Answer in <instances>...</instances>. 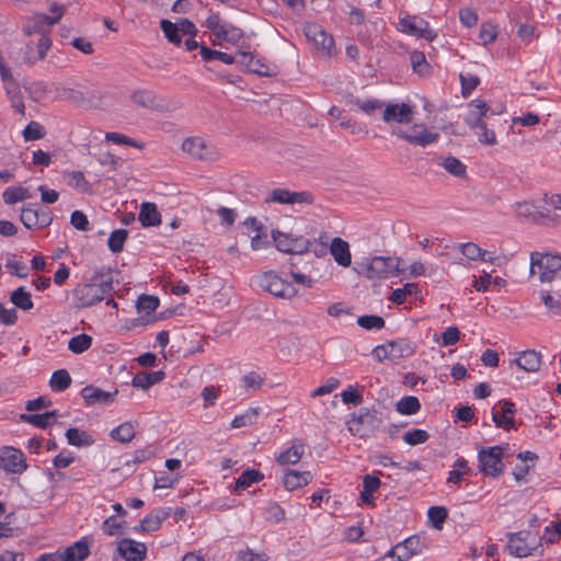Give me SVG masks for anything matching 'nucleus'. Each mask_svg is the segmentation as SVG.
<instances>
[{"mask_svg":"<svg viewBox=\"0 0 561 561\" xmlns=\"http://www.w3.org/2000/svg\"><path fill=\"white\" fill-rule=\"evenodd\" d=\"M114 290L113 278L103 273V268L95 272L89 284H79L72 290L73 306L78 309L89 308L102 301Z\"/></svg>","mask_w":561,"mask_h":561,"instance_id":"1","label":"nucleus"},{"mask_svg":"<svg viewBox=\"0 0 561 561\" xmlns=\"http://www.w3.org/2000/svg\"><path fill=\"white\" fill-rule=\"evenodd\" d=\"M469 106L471 110L465 118L466 124L476 133L481 144L494 146L497 141L496 135L494 130L488 128L486 123L490 113L489 105L481 100H472Z\"/></svg>","mask_w":561,"mask_h":561,"instance_id":"2","label":"nucleus"},{"mask_svg":"<svg viewBox=\"0 0 561 561\" xmlns=\"http://www.w3.org/2000/svg\"><path fill=\"white\" fill-rule=\"evenodd\" d=\"M530 275H537L541 283L554 282L561 287V255L533 252L530 254Z\"/></svg>","mask_w":561,"mask_h":561,"instance_id":"3","label":"nucleus"},{"mask_svg":"<svg viewBox=\"0 0 561 561\" xmlns=\"http://www.w3.org/2000/svg\"><path fill=\"white\" fill-rule=\"evenodd\" d=\"M348 430L359 437L373 436L382 424L381 412L375 407H363L350 414Z\"/></svg>","mask_w":561,"mask_h":561,"instance_id":"4","label":"nucleus"},{"mask_svg":"<svg viewBox=\"0 0 561 561\" xmlns=\"http://www.w3.org/2000/svg\"><path fill=\"white\" fill-rule=\"evenodd\" d=\"M400 257L374 256L364 264L363 274L369 279H382L389 276L400 275L405 272L404 268L400 267Z\"/></svg>","mask_w":561,"mask_h":561,"instance_id":"5","label":"nucleus"},{"mask_svg":"<svg viewBox=\"0 0 561 561\" xmlns=\"http://www.w3.org/2000/svg\"><path fill=\"white\" fill-rule=\"evenodd\" d=\"M507 537V550L512 556L517 558H525L533 554L540 545L539 534L533 530L511 533Z\"/></svg>","mask_w":561,"mask_h":561,"instance_id":"6","label":"nucleus"},{"mask_svg":"<svg viewBox=\"0 0 561 561\" xmlns=\"http://www.w3.org/2000/svg\"><path fill=\"white\" fill-rule=\"evenodd\" d=\"M503 449L502 446H491L479 451V469L484 476L496 478L504 472Z\"/></svg>","mask_w":561,"mask_h":561,"instance_id":"7","label":"nucleus"},{"mask_svg":"<svg viewBox=\"0 0 561 561\" xmlns=\"http://www.w3.org/2000/svg\"><path fill=\"white\" fill-rule=\"evenodd\" d=\"M391 134L411 145L426 147L435 144L439 139L437 131L430 130L424 124H414L410 131H404L400 127H393Z\"/></svg>","mask_w":561,"mask_h":561,"instance_id":"8","label":"nucleus"},{"mask_svg":"<svg viewBox=\"0 0 561 561\" xmlns=\"http://www.w3.org/2000/svg\"><path fill=\"white\" fill-rule=\"evenodd\" d=\"M257 285L275 297L289 299L297 295V289L274 272H266L257 277Z\"/></svg>","mask_w":561,"mask_h":561,"instance_id":"9","label":"nucleus"},{"mask_svg":"<svg viewBox=\"0 0 561 561\" xmlns=\"http://www.w3.org/2000/svg\"><path fill=\"white\" fill-rule=\"evenodd\" d=\"M182 150L192 158L202 161H214L218 157L216 147L202 137H187L182 142Z\"/></svg>","mask_w":561,"mask_h":561,"instance_id":"10","label":"nucleus"},{"mask_svg":"<svg viewBox=\"0 0 561 561\" xmlns=\"http://www.w3.org/2000/svg\"><path fill=\"white\" fill-rule=\"evenodd\" d=\"M307 39L312 43L323 57H331L334 50V39L322 26L309 23L304 28Z\"/></svg>","mask_w":561,"mask_h":561,"instance_id":"11","label":"nucleus"},{"mask_svg":"<svg viewBox=\"0 0 561 561\" xmlns=\"http://www.w3.org/2000/svg\"><path fill=\"white\" fill-rule=\"evenodd\" d=\"M237 56L239 57L237 62L244 66L249 72L261 77H273L278 73L277 66L268 64L263 58H255L250 51L238 50Z\"/></svg>","mask_w":561,"mask_h":561,"instance_id":"12","label":"nucleus"},{"mask_svg":"<svg viewBox=\"0 0 561 561\" xmlns=\"http://www.w3.org/2000/svg\"><path fill=\"white\" fill-rule=\"evenodd\" d=\"M314 201L312 194L308 191L293 192L287 188H274L265 197L266 204L277 203L282 205L307 204L310 205Z\"/></svg>","mask_w":561,"mask_h":561,"instance_id":"13","label":"nucleus"},{"mask_svg":"<svg viewBox=\"0 0 561 561\" xmlns=\"http://www.w3.org/2000/svg\"><path fill=\"white\" fill-rule=\"evenodd\" d=\"M20 219L27 229L45 228L53 221L51 211L38 205H30L21 211Z\"/></svg>","mask_w":561,"mask_h":561,"instance_id":"14","label":"nucleus"},{"mask_svg":"<svg viewBox=\"0 0 561 561\" xmlns=\"http://www.w3.org/2000/svg\"><path fill=\"white\" fill-rule=\"evenodd\" d=\"M0 468L8 473L22 474L27 469L26 458L18 448L3 447L0 451Z\"/></svg>","mask_w":561,"mask_h":561,"instance_id":"15","label":"nucleus"},{"mask_svg":"<svg viewBox=\"0 0 561 561\" xmlns=\"http://www.w3.org/2000/svg\"><path fill=\"white\" fill-rule=\"evenodd\" d=\"M400 30L409 35L415 36L417 38H424L428 42H432L437 34L428 27V23L423 19H419L416 16L413 18H402L399 21Z\"/></svg>","mask_w":561,"mask_h":561,"instance_id":"16","label":"nucleus"},{"mask_svg":"<svg viewBox=\"0 0 561 561\" xmlns=\"http://www.w3.org/2000/svg\"><path fill=\"white\" fill-rule=\"evenodd\" d=\"M426 548L425 541L419 536H411L390 549V553H397L399 561H407L411 557L422 553Z\"/></svg>","mask_w":561,"mask_h":561,"instance_id":"17","label":"nucleus"},{"mask_svg":"<svg viewBox=\"0 0 561 561\" xmlns=\"http://www.w3.org/2000/svg\"><path fill=\"white\" fill-rule=\"evenodd\" d=\"M382 119L387 124L392 122L398 124H409L413 119V111L407 103H391L386 106Z\"/></svg>","mask_w":561,"mask_h":561,"instance_id":"18","label":"nucleus"},{"mask_svg":"<svg viewBox=\"0 0 561 561\" xmlns=\"http://www.w3.org/2000/svg\"><path fill=\"white\" fill-rule=\"evenodd\" d=\"M501 408V413L496 411H492V421L495 426L499 428H504L506 431L515 428L516 424L514 421V415L516 413L515 403L511 400H503Z\"/></svg>","mask_w":561,"mask_h":561,"instance_id":"19","label":"nucleus"},{"mask_svg":"<svg viewBox=\"0 0 561 561\" xmlns=\"http://www.w3.org/2000/svg\"><path fill=\"white\" fill-rule=\"evenodd\" d=\"M118 553L126 561H142L147 554V547L142 542L133 539H122L117 547Z\"/></svg>","mask_w":561,"mask_h":561,"instance_id":"20","label":"nucleus"},{"mask_svg":"<svg viewBox=\"0 0 561 561\" xmlns=\"http://www.w3.org/2000/svg\"><path fill=\"white\" fill-rule=\"evenodd\" d=\"M81 397L83 398L87 405H95V404H110L114 401L117 390L113 392L104 391L98 387L92 385L85 386L81 390Z\"/></svg>","mask_w":561,"mask_h":561,"instance_id":"21","label":"nucleus"},{"mask_svg":"<svg viewBox=\"0 0 561 561\" xmlns=\"http://www.w3.org/2000/svg\"><path fill=\"white\" fill-rule=\"evenodd\" d=\"M170 516V510L157 508L146 515L140 523L134 527L135 531L151 533L161 527V524Z\"/></svg>","mask_w":561,"mask_h":561,"instance_id":"22","label":"nucleus"},{"mask_svg":"<svg viewBox=\"0 0 561 561\" xmlns=\"http://www.w3.org/2000/svg\"><path fill=\"white\" fill-rule=\"evenodd\" d=\"M60 552L61 561H83L90 553L89 539L83 537Z\"/></svg>","mask_w":561,"mask_h":561,"instance_id":"23","label":"nucleus"},{"mask_svg":"<svg viewBox=\"0 0 561 561\" xmlns=\"http://www.w3.org/2000/svg\"><path fill=\"white\" fill-rule=\"evenodd\" d=\"M131 101L138 106L161 111L164 107L162 99L150 90H136L130 95Z\"/></svg>","mask_w":561,"mask_h":561,"instance_id":"24","label":"nucleus"},{"mask_svg":"<svg viewBox=\"0 0 561 561\" xmlns=\"http://www.w3.org/2000/svg\"><path fill=\"white\" fill-rule=\"evenodd\" d=\"M329 252L331 253V255L334 257V261L339 265L343 267H347L351 265L352 256L350 252V245L345 240L339 237L333 238L329 247Z\"/></svg>","mask_w":561,"mask_h":561,"instance_id":"25","label":"nucleus"},{"mask_svg":"<svg viewBox=\"0 0 561 561\" xmlns=\"http://www.w3.org/2000/svg\"><path fill=\"white\" fill-rule=\"evenodd\" d=\"M513 364L517 365L525 371L535 373L540 368L541 354L534 350L523 351L519 353L517 358L511 362V365Z\"/></svg>","mask_w":561,"mask_h":561,"instance_id":"26","label":"nucleus"},{"mask_svg":"<svg viewBox=\"0 0 561 561\" xmlns=\"http://www.w3.org/2000/svg\"><path fill=\"white\" fill-rule=\"evenodd\" d=\"M138 220L144 228L157 227L161 224V214L154 203L144 202L140 205Z\"/></svg>","mask_w":561,"mask_h":561,"instance_id":"27","label":"nucleus"},{"mask_svg":"<svg viewBox=\"0 0 561 561\" xmlns=\"http://www.w3.org/2000/svg\"><path fill=\"white\" fill-rule=\"evenodd\" d=\"M51 26L47 14L37 13L26 20L23 32L26 35L41 34L42 36L43 34H48Z\"/></svg>","mask_w":561,"mask_h":561,"instance_id":"28","label":"nucleus"},{"mask_svg":"<svg viewBox=\"0 0 561 561\" xmlns=\"http://www.w3.org/2000/svg\"><path fill=\"white\" fill-rule=\"evenodd\" d=\"M311 480L312 474L310 471H297L288 469L284 473L283 483L287 490L294 491L309 484Z\"/></svg>","mask_w":561,"mask_h":561,"instance_id":"29","label":"nucleus"},{"mask_svg":"<svg viewBox=\"0 0 561 561\" xmlns=\"http://www.w3.org/2000/svg\"><path fill=\"white\" fill-rule=\"evenodd\" d=\"M58 416V413L56 410L47 411L42 414H21L20 419L23 422H26L33 426L39 427V428H47L53 423L56 422V419Z\"/></svg>","mask_w":561,"mask_h":561,"instance_id":"30","label":"nucleus"},{"mask_svg":"<svg viewBox=\"0 0 561 561\" xmlns=\"http://www.w3.org/2000/svg\"><path fill=\"white\" fill-rule=\"evenodd\" d=\"M390 356L392 362H398L402 358L410 357L414 354L413 344L404 339L397 341H389Z\"/></svg>","mask_w":561,"mask_h":561,"instance_id":"31","label":"nucleus"},{"mask_svg":"<svg viewBox=\"0 0 561 561\" xmlns=\"http://www.w3.org/2000/svg\"><path fill=\"white\" fill-rule=\"evenodd\" d=\"M164 378V373L161 370L151 371V373H138L134 376L131 385L137 388H141L144 390L150 388L151 386L160 382Z\"/></svg>","mask_w":561,"mask_h":561,"instance_id":"32","label":"nucleus"},{"mask_svg":"<svg viewBox=\"0 0 561 561\" xmlns=\"http://www.w3.org/2000/svg\"><path fill=\"white\" fill-rule=\"evenodd\" d=\"M304 453V444L295 440L288 449L279 454L277 457V462L279 465H295L301 459Z\"/></svg>","mask_w":561,"mask_h":561,"instance_id":"33","label":"nucleus"},{"mask_svg":"<svg viewBox=\"0 0 561 561\" xmlns=\"http://www.w3.org/2000/svg\"><path fill=\"white\" fill-rule=\"evenodd\" d=\"M10 301L19 309L28 311L34 307L32 296L26 291L25 287L21 286L13 290L10 295Z\"/></svg>","mask_w":561,"mask_h":561,"instance_id":"34","label":"nucleus"},{"mask_svg":"<svg viewBox=\"0 0 561 561\" xmlns=\"http://www.w3.org/2000/svg\"><path fill=\"white\" fill-rule=\"evenodd\" d=\"M199 54H201L203 60L207 61V62L213 61V60H220L221 62H224L226 65H232V64L237 62V60H238V58H236L227 53H224L220 50H215V49H211L204 45L201 46Z\"/></svg>","mask_w":561,"mask_h":561,"instance_id":"35","label":"nucleus"},{"mask_svg":"<svg viewBox=\"0 0 561 561\" xmlns=\"http://www.w3.org/2000/svg\"><path fill=\"white\" fill-rule=\"evenodd\" d=\"M71 381V376L67 369H58L53 373L49 387L54 392H62L70 387Z\"/></svg>","mask_w":561,"mask_h":561,"instance_id":"36","label":"nucleus"},{"mask_svg":"<svg viewBox=\"0 0 561 561\" xmlns=\"http://www.w3.org/2000/svg\"><path fill=\"white\" fill-rule=\"evenodd\" d=\"M264 474L255 469H247L236 481L234 491H243L248 489L252 483L260 482L263 480Z\"/></svg>","mask_w":561,"mask_h":561,"instance_id":"37","label":"nucleus"},{"mask_svg":"<svg viewBox=\"0 0 561 561\" xmlns=\"http://www.w3.org/2000/svg\"><path fill=\"white\" fill-rule=\"evenodd\" d=\"M4 90L11 102V106L20 114L25 115V105L18 82H9Z\"/></svg>","mask_w":561,"mask_h":561,"instance_id":"38","label":"nucleus"},{"mask_svg":"<svg viewBox=\"0 0 561 561\" xmlns=\"http://www.w3.org/2000/svg\"><path fill=\"white\" fill-rule=\"evenodd\" d=\"M65 435L67 443L71 446L82 447L93 444L92 437L87 432L76 427L68 428Z\"/></svg>","mask_w":561,"mask_h":561,"instance_id":"39","label":"nucleus"},{"mask_svg":"<svg viewBox=\"0 0 561 561\" xmlns=\"http://www.w3.org/2000/svg\"><path fill=\"white\" fill-rule=\"evenodd\" d=\"M396 410L402 415H412L421 410V403L416 397L407 396L396 403Z\"/></svg>","mask_w":561,"mask_h":561,"instance_id":"40","label":"nucleus"},{"mask_svg":"<svg viewBox=\"0 0 561 561\" xmlns=\"http://www.w3.org/2000/svg\"><path fill=\"white\" fill-rule=\"evenodd\" d=\"M295 237L296 236H294L293 233H285L279 230H272V238L274 240L276 249L284 253H291Z\"/></svg>","mask_w":561,"mask_h":561,"instance_id":"41","label":"nucleus"},{"mask_svg":"<svg viewBox=\"0 0 561 561\" xmlns=\"http://www.w3.org/2000/svg\"><path fill=\"white\" fill-rule=\"evenodd\" d=\"M364 387L358 385H351L346 389L341 392V400L345 404L359 405L363 403V393Z\"/></svg>","mask_w":561,"mask_h":561,"instance_id":"42","label":"nucleus"},{"mask_svg":"<svg viewBox=\"0 0 561 561\" xmlns=\"http://www.w3.org/2000/svg\"><path fill=\"white\" fill-rule=\"evenodd\" d=\"M540 299L542 304L545 305L546 309L553 313V314H560L561 313V301H560V294L554 291L550 293L548 290H540L539 293Z\"/></svg>","mask_w":561,"mask_h":561,"instance_id":"43","label":"nucleus"},{"mask_svg":"<svg viewBox=\"0 0 561 561\" xmlns=\"http://www.w3.org/2000/svg\"><path fill=\"white\" fill-rule=\"evenodd\" d=\"M438 164L442 165L448 173L457 178H462L467 173L466 165L458 158L453 156L446 157Z\"/></svg>","mask_w":561,"mask_h":561,"instance_id":"44","label":"nucleus"},{"mask_svg":"<svg viewBox=\"0 0 561 561\" xmlns=\"http://www.w3.org/2000/svg\"><path fill=\"white\" fill-rule=\"evenodd\" d=\"M448 517V511L444 506H431L427 511V518L433 528L440 530Z\"/></svg>","mask_w":561,"mask_h":561,"instance_id":"45","label":"nucleus"},{"mask_svg":"<svg viewBox=\"0 0 561 561\" xmlns=\"http://www.w3.org/2000/svg\"><path fill=\"white\" fill-rule=\"evenodd\" d=\"M92 345V337L85 333L72 336L68 342V348L75 354H81Z\"/></svg>","mask_w":561,"mask_h":561,"instance_id":"46","label":"nucleus"},{"mask_svg":"<svg viewBox=\"0 0 561 561\" xmlns=\"http://www.w3.org/2000/svg\"><path fill=\"white\" fill-rule=\"evenodd\" d=\"M111 437L121 443H128L135 437V428L129 422L123 423L111 431Z\"/></svg>","mask_w":561,"mask_h":561,"instance_id":"47","label":"nucleus"},{"mask_svg":"<svg viewBox=\"0 0 561 561\" xmlns=\"http://www.w3.org/2000/svg\"><path fill=\"white\" fill-rule=\"evenodd\" d=\"M410 62L415 73L426 76L430 71V64L427 62L423 51L413 50L410 54Z\"/></svg>","mask_w":561,"mask_h":561,"instance_id":"48","label":"nucleus"},{"mask_svg":"<svg viewBox=\"0 0 561 561\" xmlns=\"http://www.w3.org/2000/svg\"><path fill=\"white\" fill-rule=\"evenodd\" d=\"M128 238L126 229H116L110 234L107 245L112 253H119L124 248V243Z\"/></svg>","mask_w":561,"mask_h":561,"instance_id":"49","label":"nucleus"},{"mask_svg":"<svg viewBox=\"0 0 561 561\" xmlns=\"http://www.w3.org/2000/svg\"><path fill=\"white\" fill-rule=\"evenodd\" d=\"M352 104L357 106L358 110H360L363 113L371 116L377 111H380L383 107L382 101L378 99H367V100H360V99H354L351 101Z\"/></svg>","mask_w":561,"mask_h":561,"instance_id":"50","label":"nucleus"},{"mask_svg":"<svg viewBox=\"0 0 561 561\" xmlns=\"http://www.w3.org/2000/svg\"><path fill=\"white\" fill-rule=\"evenodd\" d=\"M160 27L170 43L174 45H180L182 43V37L180 35V30L176 23L163 19L160 22Z\"/></svg>","mask_w":561,"mask_h":561,"instance_id":"51","label":"nucleus"},{"mask_svg":"<svg viewBox=\"0 0 561 561\" xmlns=\"http://www.w3.org/2000/svg\"><path fill=\"white\" fill-rule=\"evenodd\" d=\"M3 201L8 205H13L18 202L27 199L31 197L28 191L24 187H8L3 192Z\"/></svg>","mask_w":561,"mask_h":561,"instance_id":"52","label":"nucleus"},{"mask_svg":"<svg viewBox=\"0 0 561 561\" xmlns=\"http://www.w3.org/2000/svg\"><path fill=\"white\" fill-rule=\"evenodd\" d=\"M259 415V408H250L243 414L234 416L231 422L232 428H240L252 425Z\"/></svg>","mask_w":561,"mask_h":561,"instance_id":"53","label":"nucleus"},{"mask_svg":"<svg viewBox=\"0 0 561 561\" xmlns=\"http://www.w3.org/2000/svg\"><path fill=\"white\" fill-rule=\"evenodd\" d=\"M159 307V299L156 296L150 295H141L137 300V310L138 312H144L146 314H151Z\"/></svg>","mask_w":561,"mask_h":561,"instance_id":"54","label":"nucleus"},{"mask_svg":"<svg viewBox=\"0 0 561 561\" xmlns=\"http://www.w3.org/2000/svg\"><path fill=\"white\" fill-rule=\"evenodd\" d=\"M357 324L366 330H380L386 322L382 317L376 314H366L357 318Z\"/></svg>","mask_w":561,"mask_h":561,"instance_id":"55","label":"nucleus"},{"mask_svg":"<svg viewBox=\"0 0 561 561\" xmlns=\"http://www.w3.org/2000/svg\"><path fill=\"white\" fill-rule=\"evenodd\" d=\"M430 434L425 430L414 428L404 433L402 439L410 446H416L427 442Z\"/></svg>","mask_w":561,"mask_h":561,"instance_id":"56","label":"nucleus"},{"mask_svg":"<svg viewBox=\"0 0 561 561\" xmlns=\"http://www.w3.org/2000/svg\"><path fill=\"white\" fill-rule=\"evenodd\" d=\"M243 37V31L230 23H227L218 36L219 39L230 44H237Z\"/></svg>","mask_w":561,"mask_h":561,"instance_id":"57","label":"nucleus"},{"mask_svg":"<svg viewBox=\"0 0 561 561\" xmlns=\"http://www.w3.org/2000/svg\"><path fill=\"white\" fill-rule=\"evenodd\" d=\"M68 185L83 193L89 192L91 188L89 182L84 178V174L80 171H72L68 173Z\"/></svg>","mask_w":561,"mask_h":561,"instance_id":"58","label":"nucleus"},{"mask_svg":"<svg viewBox=\"0 0 561 561\" xmlns=\"http://www.w3.org/2000/svg\"><path fill=\"white\" fill-rule=\"evenodd\" d=\"M45 136V129L44 127L37 123L32 121L26 125V127L23 130V138L25 141H33L42 139Z\"/></svg>","mask_w":561,"mask_h":561,"instance_id":"59","label":"nucleus"},{"mask_svg":"<svg viewBox=\"0 0 561 561\" xmlns=\"http://www.w3.org/2000/svg\"><path fill=\"white\" fill-rule=\"evenodd\" d=\"M461 93L468 96L480 83L478 76L472 73H460Z\"/></svg>","mask_w":561,"mask_h":561,"instance_id":"60","label":"nucleus"},{"mask_svg":"<svg viewBox=\"0 0 561 561\" xmlns=\"http://www.w3.org/2000/svg\"><path fill=\"white\" fill-rule=\"evenodd\" d=\"M263 381V378L259 374L251 371L241 378V387L245 391H255L262 387Z\"/></svg>","mask_w":561,"mask_h":561,"instance_id":"61","label":"nucleus"},{"mask_svg":"<svg viewBox=\"0 0 561 561\" xmlns=\"http://www.w3.org/2000/svg\"><path fill=\"white\" fill-rule=\"evenodd\" d=\"M5 266L12 275L18 276L19 278H26L28 275L27 265L22 261L15 260L14 257L9 259Z\"/></svg>","mask_w":561,"mask_h":561,"instance_id":"62","label":"nucleus"},{"mask_svg":"<svg viewBox=\"0 0 561 561\" xmlns=\"http://www.w3.org/2000/svg\"><path fill=\"white\" fill-rule=\"evenodd\" d=\"M460 252L469 260L477 261L483 255V250L473 242H467L459 244Z\"/></svg>","mask_w":561,"mask_h":561,"instance_id":"63","label":"nucleus"},{"mask_svg":"<svg viewBox=\"0 0 561 561\" xmlns=\"http://www.w3.org/2000/svg\"><path fill=\"white\" fill-rule=\"evenodd\" d=\"M70 224L80 231L89 230V220L87 215L81 210L72 211L70 216Z\"/></svg>","mask_w":561,"mask_h":561,"instance_id":"64","label":"nucleus"}]
</instances>
